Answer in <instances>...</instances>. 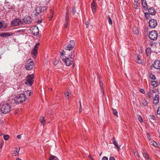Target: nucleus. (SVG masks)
Segmentation results:
<instances>
[{
    "label": "nucleus",
    "instance_id": "f257e3e1",
    "mask_svg": "<svg viewBox=\"0 0 160 160\" xmlns=\"http://www.w3.org/2000/svg\"><path fill=\"white\" fill-rule=\"evenodd\" d=\"M11 106L7 103H1L0 104V113L6 114L11 111Z\"/></svg>",
    "mask_w": 160,
    "mask_h": 160
},
{
    "label": "nucleus",
    "instance_id": "f03ea898",
    "mask_svg": "<svg viewBox=\"0 0 160 160\" xmlns=\"http://www.w3.org/2000/svg\"><path fill=\"white\" fill-rule=\"evenodd\" d=\"M26 96L24 93H22L18 95L16 97L14 101L17 103H21L25 101Z\"/></svg>",
    "mask_w": 160,
    "mask_h": 160
},
{
    "label": "nucleus",
    "instance_id": "7ed1b4c3",
    "mask_svg": "<svg viewBox=\"0 0 160 160\" xmlns=\"http://www.w3.org/2000/svg\"><path fill=\"white\" fill-rule=\"evenodd\" d=\"M33 61L32 59H28L25 65L26 69L28 70H31L33 68Z\"/></svg>",
    "mask_w": 160,
    "mask_h": 160
},
{
    "label": "nucleus",
    "instance_id": "20e7f679",
    "mask_svg": "<svg viewBox=\"0 0 160 160\" xmlns=\"http://www.w3.org/2000/svg\"><path fill=\"white\" fill-rule=\"evenodd\" d=\"M22 24V22L19 18H17L13 20L11 22V25L14 27Z\"/></svg>",
    "mask_w": 160,
    "mask_h": 160
},
{
    "label": "nucleus",
    "instance_id": "39448f33",
    "mask_svg": "<svg viewBox=\"0 0 160 160\" xmlns=\"http://www.w3.org/2000/svg\"><path fill=\"white\" fill-rule=\"evenodd\" d=\"M33 77L34 75L33 74L27 76L25 83L28 85L31 86L33 83Z\"/></svg>",
    "mask_w": 160,
    "mask_h": 160
},
{
    "label": "nucleus",
    "instance_id": "423d86ee",
    "mask_svg": "<svg viewBox=\"0 0 160 160\" xmlns=\"http://www.w3.org/2000/svg\"><path fill=\"white\" fill-rule=\"evenodd\" d=\"M158 36V33L155 31H152L150 32L148 36L149 38L150 39L153 40L156 39Z\"/></svg>",
    "mask_w": 160,
    "mask_h": 160
},
{
    "label": "nucleus",
    "instance_id": "0eeeda50",
    "mask_svg": "<svg viewBox=\"0 0 160 160\" xmlns=\"http://www.w3.org/2000/svg\"><path fill=\"white\" fill-rule=\"evenodd\" d=\"M62 60L65 63L67 66H69L71 65L73 61V59H71L69 58H67L66 57L63 58Z\"/></svg>",
    "mask_w": 160,
    "mask_h": 160
},
{
    "label": "nucleus",
    "instance_id": "6e6552de",
    "mask_svg": "<svg viewBox=\"0 0 160 160\" xmlns=\"http://www.w3.org/2000/svg\"><path fill=\"white\" fill-rule=\"evenodd\" d=\"M149 26L152 28H154L156 27L157 25V21L154 19H151L149 20Z\"/></svg>",
    "mask_w": 160,
    "mask_h": 160
},
{
    "label": "nucleus",
    "instance_id": "1a4fd4ad",
    "mask_svg": "<svg viewBox=\"0 0 160 160\" xmlns=\"http://www.w3.org/2000/svg\"><path fill=\"white\" fill-rule=\"evenodd\" d=\"M159 97L158 95L156 94L153 99L152 103L154 106H157L159 103Z\"/></svg>",
    "mask_w": 160,
    "mask_h": 160
},
{
    "label": "nucleus",
    "instance_id": "9d476101",
    "mask_svg": "<svg viewBox=\"0 0 160 160\" xmlns=\"http://www.w3.org/2000/svg\"><path fill=\"white\" fill-rule=\"evenodd\" d=\"M32 34L34 36H36L38 34V29L37 27H34L31 29Z\"/></svg>",
    "mask_w": 160,
    "mask_h": 160
},
{
    "label": "nucleus",
    "instance_id": "9b49d317",
    "mask_svg": "<svg viewBox=\"0 0 160 160\" xmlns=\"http://www.w3.org/2000/svg\"><path fill=\"white\" fill-rule=\"evenodd\" d=\"M153 67L156 69H160V61L158 60H155L153 64Z\"/></svg>",
    "mask_w": 160,
    "mask_h": 160
},
{
    "label": "nucleus",
    "instance_id": "f8f14e48",
    "mask_svg": "<svg viewBox=\"0 0 160 160\" xmlns=\"http://www.w3.org/2000/svg\"><path fill=\"white\" fill-rule=\"evenodd\" d=\"M139 103L140 106L142 107H145L148 105V102L144 98L142 99L139 101Z\"/></svg>",
    "mask_w": 160,
    "mask_h": 160
},
{
    "label": "nucleus",
    "instance_id": "ddd939ff",
    "mask_svg": "<svg viewBox=\"0 0 160 160\" xmlns=\"http://www.w3.org/2000/svg\"><path fill=\"white\" fill-rule=\"evenodd\" d=\"M135 58L137 63L139 64H142L143 63V61L141 59V57L139 55H136Z\"/></svg>",
    "mask_w": 160,
    "mask_h": 160
},
{
    "label": "nucleus",
    "instance_id": "4468645a",
    "mask_svg": "<svg viewBox=\"0 0 160 160\" xmlns=\"http://www.w3.org/2000/svg\"><path fill=\"white\" fill-rule=\"evenodd\" d=\"M149 14L152 15H155L156 13L155 10L152 7L147 8Z\"/></svg>",
    "mask_w": 160,
    "mask_h": 160
},
{
    "label": "nucleus",
    "instance_id": "2eb2a0df",
    "mask_svg": "<svg viewBox=\"0 0 160 160\" xmlns=\"http://www.w3.org/2000/svg\"><path fill=\"white\" fill-rule=\"evenodd\" d=\"M23 20L26 23H29L31 22L32 19L30 17L27 16L24 17Z\"/></svg>",
    "mask_w": 160,
    "mask_h": 160
},
{
    "label": "nucleus",
    "instance_id": "dca6fc26",
    "mask_svg": "<svg viewBox=\"0 0 160 160\" xmlns=\"http://www.w3.org/2000/svg\"><path fill=\"white\" fill-rule=\"evenodd\" d=\"M13 34L9 32H3L0 34V36L4 37H10L12 36Z\"/></svg>",
    "mask_w": 160,
    "mask_h": 160
},
{
    "label": "nucleus",
    "instance_id": "f3484780",
    "mask_svg": "<svg viewBox=\"0 0 160 160\" xmlns=\"http://www.w3.org/2000/svg\"><path fill=\"white\" fill-rule=\"evenodd\" d=\"M113 144L116 147L118 151L120 150V147L118 146L117 142L116 141L115 138L113 137L112 139Z\"/></svg>",
    "mask_w": 160,
    "mask_h": 160
},
{
    "label": "nucleus",
    "instance_id": "a211bd4d",
    "mask_svg": "<svg viewBox=\"0 0 160 160\" xmlns=\"http://www.w3.org/2000/svg\"><path fill=\"white\" fill-rule=\"evenodd\" d=\"M91 8L92 11L93 13H95L96 12V7L95 6V2L94 0H93L91 4Z\"/></svg>",
    "mask_w": 160,
    "mask_h": 160
},
{
    "label": "nucleus",
    "instance_id": "6ab92c4d",
    "mask_svg": "<svg viewBox=\"0 0 160 160\" xmlns=\"http://www.w3.org/2000/svg\"><path fill=\"white\" fill-rule=\"evenodd\" d=\"M42 9L41 8V7H38L36 8L35 9V12H36V15L38 16L39 15L40 13L42 12Z\"/></svg>",
    "mask_w": 160,
    "mask_h": 160
},
{
    "label": "nucleus",
    "instance_id": "aec40b11",
    "mask_svg": "<svg viewBox=\"0 0 160 160\" xmlns=\"http://www.w3.org/2000/svg\"><path fill=\"white\" fill-rule=\"evenodd\" d=\"M141 1L142 4V6L144 8H146V9H147L148 7L146 0H141Z\"/></svg>",
    "mask_w": 160,
    "mask_h": 160
},
{
    "label": "nucleus",
    "instance_id": "412c9836",
    "mask_svg": "<svg viewBox=\"0 0 160 160\" xmlns=\"http://www.w3.org/2000/svg\"><path fill=\"white\" fill-rule=\"evenodd\" d=\"M20 149V148H16V150L14 151L13 152V155L14 156H17L19 154V152Z\"/></svg>",
    "mask_w": 160,
    "mask_h": 160
},
{
    "label": "nucleus",
    "instance_id": "4be33fe9",
    "mask_svg": "<svg viewBox=\"0 0 160 160\" xmlns=\"http://www.w3.org/2000/svg\"><path fill=\"white\" fill-rule=\"evenodd\" d=\"M146 52L147 56L148 57L149 56L151 53V49L149 48H147L146 50Z\"/></svg>",
    "mask_w": 160,
    "mask_h": 160
},
{
    "label": "nucleus",
    "instance_id": "5701e85b",
    "mask_svg": "<svg viewBox=\"0 0 160 160\" xmlns=\"http://www.w3.org/2000/svg\"><path fill=\"white\" fill-rule=\"evenodd\" d=\"M75 51H72L70 54L68 56V57L69 58L71 59H73V58H74L75 57Z\"/></svg>",
    "mask_w": 160,
    "mask_h": 160
},
{
    "label": "nucleus",
    "instance_id": "b1692460",
    "mask_svg": "<svg viewBox=\"0 0 160 160\" xmlns=\"http://www.w3.org/2000/svg\"><path fill=\"white\" fill-rule=\"evenodd\" d=\"M151 84L154 87H156L158 85V82L155 81H152L151 82Z\"/></svg>",
    "mask_w": 160,
    "mask_h": 160
},
{
    "label": "nucleus",
    "instance_id": "393cba45",
    "mask_svg": "<svg viewBox=\"0 0 160 160\" xmlns=\"http://www.w3.org/2000/svg\"><path fill=\"white\" fill-rule=\"evenodd\" d=\"M133 31L136 35H138L139 33L138 30L136 27H134L133 28Z\"/></svg>",
    "mask_w": 160,
    "mask_h": 160
},
{
    "label": "nucleus",
    "instance_id": "a878e982",
    "mask_svg": "<svg viewBox=\"0 0 160 160\" xmlns=\"http://www.w3.org/2000/svg\"><path fill=\"white\" fill-rule=\"evenodd\" d=\"M74 47L70 45H68L65 47V49L66 50L70 51L72 50Z\"/></svg>",
    "mask_w": 160,
    "mask_h": 160
},
{
    "label": "nucleus",
    "instance_id": "bb28decb",
    "mask_svg": "<svg viewBox=\"0 0 160 160\" xmlns=\"http://www.w3.org/2000/svg\"><path fill=\"white\" fill-rule=\"evenodd\" d=\"M38 50L36 49L33 48L31 52V54L34 56H36L37 54Z\"/></svg>",
    "mask_w": 160,
    "mask_h": 160
},
{
    "label": "nucleus",
    "instance_id": "cd10ccee",
    "mask_svg": "<svg viewBox=\"0 0 160 160\" xmlns=\"http://www.w3.org/2000/svg\"><path fill=\"white\" fill-rule=\"evenodd\" d=\"M49 160H58L57 158L54 155H51L49 158Z\"/></svg>",
    "mask_w": 160,
    "mask_h": 160
},
{
    "label": "nucleus",
    "instance_id": "c85d7f7f",
    "mask_svg": "<svg viewBox=\"0 0 160 160\" xmlns=\"http://www.w3.org/2000/svg\"><path fill=\"white\" fill-rule=\"evenodd\" d=\"M68 9H67L66 11V15L65 17V21H68L69 19V16H68Z\"/></svg>",
    "mask_w": 160,
    "mask_h": 160
},
{
    "label": "nucleus",
    "instance_id": "c756f323",
    "mask_svg": "<svg viewBox=\"0 0 160 160\" xmlns=\"http://www.w3.org/2000/svg\"><path fill=\"white\" fill-rule=\"evenodd\" d=\"M149 78L150 79L153 80L155 79L156 78L155 76L152 73H150L149 74Z\"/></svg>",
    "mask_w": 160,
    "mask_h": 160
},
{
    "label": "nucleus",
    "instance_id": "7c9ffc66",
    "mask_svg": "<svg viewBox=\"0 0 160 160\" xmlns=\"http://www.w3.org/2000/svg\"><path fill=\"white\" fill-rule=\"evenodd\" d=\"M112 111L113 114L115 116L118 117V112L116 109H112Z\"/></svg>",
    "mask_w": 160,
    "mask_h": 160
},
{
    "label": "nucleus",
    "instance_id": "2f4dec72",
    "mask_svg": "<svg viewBox=\"0 0 160 160\" xmlns=\"http://www.w3.org/2000/svg\"><path fill=\"white\" fill-rule=\"evenodd\" d=\"M151 144L155 148L157 147L158 146V144L157 143L154 142V141L151 142Z\"/></svg>",
    "mask_w": 160,
    "mask_h": 160
},
{
    "label": "nucleus",
    "instance_id": "473e14b6",
    "mask_svg": "<svg viewBox=\"0 0 160 160\" xmlns=\"http://www.w3.org/2000/svg\"><path fill=\"white\" fill-rule=\"evenodd\" d=\"M143 156L147 159L149 160V157L147 153L146 152H145L143 153Z\"/></svg>",
    "mask_w": 160,
    "mask_h": 160
},
{
    "label": "nucleus",
    "instance_id": "72a5a7b5",
    "mask_svg": "<svg viewBox=\"0 0 160 160\" xmlns=\"http://www.w3.org/2000/svg\"><path fill=\"white\" fill-rule=\"evenodd\" d=\"M40 120L42 124H44L45 122V118L44 117H42L40 118Z\"/></svg>",
    "mask_w": 160,
    "mask_h": 160
},
{
    "label": "nucleus",
    "instance_id": "f704fd0d",
    "mask_svg": "<svg viewBox=\"0 0 160 160\" xmlns=\"http://www.w3.org/2000/svg\"><path fill=\"white\" fill-rule=\"evenodd\" d=\"M138 118L139 121L140 122H143V119L140 115H138Z\"/></svg>",
    "mask_w": 160,
    "mask_h": 160
},
{
    "label": "nucleus",
    "instance_id": "c9c22d12",
    "mask_svg": "<svg viewBox=\"0 0 160 160\" xmlns=\"http://www.w3.org/2000/svg\"><path fill=\"white\" fill-rule=\"evenodd\" d=\"M70 45L74 47L75 43L74 41L73 40H71L70 42Z\"/></svg>",
    "mask_w": 160,
    "mask_h": 160
},
{
    "label": "nucleus",
    "instance_id": "e433bc0d",
    "mask_svg": "<svg viewBox=\"0 0 160 160\" xmlns=\"http://www.w3.org/2000/svg\"><path fill=\"white\" fill-rule=\"evenodd\" d=\"M31 92L29 91H26L25 94H26V96H29L31 95Z\"/></svg>",
    "mask_w": 160,
    "mask_h": 160
},
{
    "label": "nucleus",
    "instance_id": "4c0bfd02",
    "mask_svg": "<svg viewBox=\"0 0 160 160\" xmlns=\"http://www.w3.org/2000/svg\"><path fill=\"white\" fill-rule=\"evenodd\" d=\"M133 152L134 154V155L136 157H139V154L138 153V152L136 151V150H133Z\"/></svg>",
    "mask_w": 160,
    "mask_h": 160
},
{
    "label": "nucleus",
    "instance_id": "58836bf2",
    "mask_svg": "<svg viewBox=\"0 0 160 160\" xmlns=\"http://www.w3.org/2000/svg\"><path fill=\"white\" fill-rule=\"evenodd\" d=\"M9 137V136L8 135H5L3 136L4 139L5 140H8Z\"/></svg>",
    "mask_w": 160,
    "mask_h": 160
},
{
    "label": "nucleus",
    "instance_id": "ea45409f",
    "mask_svg": "<svg viewBox=\"0 0 160 160\" xmlns=\"http://www.w3.org/2000/svg\"><path fill=\"white\" fill-rule=\"evenodd\" d=\"M144 14L146 17V18L147 19H149V15L148 12H145Z\"/></svg>",
    "mask_w": 160,
    "mask_h": 160
},
{
    "label": "nucleus",
    "instance_id": "a19ab883",
    "mask_svg": "<svg viewBox=\"0 0 160 160\" xmlns=\"http://www.w3.org/2000/svg\"><path fill=\"white\" fill-rule=\"evenodd\" d=\"M39 45H40V44L39 43H36L35 44V45L34 46V48H33L36 49H37L38 50V47H39Z\"/></svg>",
    "mask_w": 160,
    "mask_h": 160
},
{
    "label": "nucleus",
    "instance_id": "79ce46f5",
    "mask_svg": "<svg viewBox=\"0 0 160 160\" xmlns=\"http://www.w3.org/2000/svg\"><path fill=\"white\" fill-rule=\"evenodd\" d=\"M147 95L148 98H150L151 97V92H148L147 93Z\"/></svg>",
    "mask_w": 160,
    "mask_h": 160
},
{
    "label": "nucleus",
    "instance_id": "37998d69",
    "mask_svg": "<svg viewBox=\"0 0 160 160\" xmlns=\"http://www.w3.org/2000/svg\"><path fill=\"white\" fill-rule=\"evenodd\" d=\"M108 22L110 25H111L112 24V22L111 18L109 17L108 18Z\"/></svg>",
    "mask_w": 160,
    "mask_h": 160
},
{
    "label": "nucleus",
    "instance_id": "c03bdc74",
    "mask_svg": "<svg viewBox=\"0 0 160 160\" xmlns=\"http://www.w3.org/2000/svg\"><path fill=\"white\" fill-rule=\"evenodd\" d=\"M150 119L153 120H155L156 118L155 116L153 115H150Z\"/></svg>",
    "mask_w": 160,
    "mask_h": 160
},
{
    "label": "nucleus",
    "instance_id": "a18cd8bd",
    "mask_svg": "<svg viewBox=\"0 0 160 160\" xmlns=\"http://www.w3.org/2000/svg\"><path fill=\"white\" fill-rule=\"evenodd\" d=\"M100 83L101 87L102 88V90L103 91V94L104 95V91L103 90V87H102V86H103L102 83L100 81Z\"/></svg>",
    "mask_w": 160,
    "mask_h": 160
},
{
    "label": "nucleus",
    "instance_id": "49530a36",
    "mask_svg": "<svg viewBox=\"0 0 160 160\" xmlns=\"http://www.w3.org/2000/svg\"><path fill=\"white\" fill-rule=\"evenodd\" d=\"M68 21H65V23L64 24V27L65 28H68Z\"/></svg>",
    "mask_w": 160,
    "mask_h": 160
},
{
    "label": "nucleus",
    "instance_id": "de8ad7c7",
    "mask_svg": "<svg viewBox=\"0 0 160 160\" xmlns=\"http://www.w3.org/2000/svg\"><path fill=\"white\" fill-rule=\"evenodd\" d=\"M82 108L81 106V102H79V112L80 113L82 111Z\"/></svg>",
    "mask_w": 160,
    "mask_h": 160
},
{
    "label": "nucleus",
    "instance_id": "09e8293b",
    "mask_svg": "<svg viewBox=\"0 0 160 160\" xmlns=\"http://www.w3.org/2000/svg\"><path fill=\"white\" fill-rule=\"evenodd\" d=\"M42 10V12H44L46 9V8L45 7H41Z\"/></svg>",
    "mask_w": 160,
    "mask_h": 160
},
{
    "label": "nucleus",
    "instance_id": "8fccbe9b",
    "mask_svg": "<svg viewBox=\"0 0 160 160\" xmlns=\"http://www.w3.org/2000/svg\"><path fill=\"white\" fill-rule=\"evenodd\" d=\"M53 12L52 11H51V12L50 13V18L49 19V20H50L52 18V17L53 16Z\"/></svg>",
    "mask_w": 160,
    "mask_h": 160
},
{
    "label": "nucleus",
    "instance_id": "3c124183",
    "mask_svg": "<svg viewBox=\"0 0 160 160\" xmlns=\"http://www.w3.org/2000/svg\"><path fill=\"white\" fill-rule=\"evenodd\" d=\"M53 12L52 11H51V12L50 13V18L49 19V20H50L52 18V17L53 16Z\"/></svg>",
    "mask_w": 160,
    "mask_h": 160
},
{
    "label": "nucleus",
    "instance_id": "603ef678",
    "mask_svg": "<svg viewBox=\"0 0 160 160\" xmlns=\"http://www.w3.org/2000/svg\"><path fill=\"white\" fill-rule=\"evenodd\" d=\"M157 112L158 114L160 115V106L158 107Z\"/></svg>",
    "mask_w": 160,
    "mask_h": 160
},
{
    "label": "nucleus",
    "instance_id": "864d4df0",
    "mask_svg": "<svg viewBox=\"0 0 160 160\" xmlns=\"http://www.w3.org/2000/svg\"><path fill=\"white\" fill-rule=\"evenodd\" d=\"M58 60H55L54 62V64L55 65H56L58 63Z\"/></svg>",
    "mask_w": 160,
    "mask_h": 160
},
{
    "label": "nucleus",
    "instance_id": "5fc2aeb1",
    "mask_svg": "<svg viewBox=\"0 0 160 160\" xmlns=\"http://www.w3.org/2000/svg\"><path fill=\"white\" fill-rule=\"evenodd\" d=\"M102 160H108V158L107 157H104Z\"/></svg>",
    "mask_w": 160,
    "mask_h": 160
},
{
    "label": "nucleus",
    "instance_id": "6e6d98bb",
    "mask_svg": "<svg viewBox=\"0 0 160 160\" xmlns=\"http://www.w3.org/2000/svg\"><path fill=\"white\" fill-rule=\"evenodd\" d=\"M140 91L142 93H145L144 90L142 89H140Z\"/></svg>",
    "mask_w": 160,
    "mask_h": 160
},
{
    "label": "nucleus",
    "instance_id": "4d7b16f0",
    "mask_svg": "<svg viewBox=\"0 0 160 160\" xmlns=\"http://www.w3.org/2000/svg\"><path fill=\"white\" fill-rule=\"evenodd\" d=\"M109 160H115V158L113 157H110Z\"/></svg>",
    "mask_w": 160,
    "mask_h": 160
},
{
    "label": "nucleus",
    "instance_id": "13d9d810",
    "mask_svg": "<svg viewBox=\"0 0 160 160\" xmlns=\"http://www.w3.org/2000/svg\"><path fill=\"white\" fill-rule=\"evenodd\" d=\"M3 27V25L1 22H0V29L2 28Z\"/></svg>",
    "mask_w": 160,
    "mask_h": 160
},
{
    "label": "nucleus",
    "instance_id": "bf43d9fd",
    "mask_svg": "<svg viewBox=\"0 0 160 160\" xmlns=\"http://www.w3.org/2000/svg\"><path fill=\"white\" fill-rule=\"evenodd\" d=\"M69 94V92L68 91L66 93H65V95L67 97H68Z\"/></svg>",
    "mask_w": 160,
    "mask_h": 160
},
{
    "label": "nucleus",
    "instance_id": "052dcab7",
    "mask_svg": "<svg viewBox=\"0 0 160 160\" xmlns=\"http://www.w3.org/2000/svg\"><path fill=\"white\" fill-rule=\"evenodd\" d=\"M17 137L19 139H21V135H18L17 136Z\"/></svg>",
    "mask_w": 160,
    "mask_h": 160
},
{
    "label": "nucleus",
    "instance_id": "680f3d73",
    "mask_svg": "<svg viewBox=\"0 0 160 160\" xmlns=\"http://www.w3.org/2000/svg\"><path fill=\"white\" fill-rule=\"evenodd\" d=\"M60 55L62 56H64V53L63 52H60Z\"/></svg>",
    "mask_w": 160,
    "mask_h": 160
},
{
    "label": "nucleus",
    "instance_id": "e2e57ef3",
    "mask_svg": "<svg viewBox=\"0 0 160 160\" xmlns=\"http://www.w3.org/2000/svg\"><path fill=\"white\" fill-rule=\"evenodd\" d=\"M135 8L136 9H138V5L137 4H136V6L135 7Z\"/></svg>",
    "mask_w": 160,
    "mask_h": 160
},
{
    "label": "nucleus",
    "instance_id": "0e129e2a",
    "mask_svg": "<svg viewBox=\"0 0 160 160\" xmlns=\"http://www.w3.org/2000/svg\"><path fill=\"white\" fill-rule=\"evenodd\" d=\"M24 30H20L17 31L18 32H24Z\"/></svg>",
    "mask_w": 160,
    "mask_h": 160
},
{
    "label": "nucleus",
    "instance_id": "69168bd1",
    "mask_svg": "<svg viewBox=\"0 0 160 160\" xmlns=\"http://www.w3.org/2000/svg\"><path fill=\"white\" fill-rule=\"evenodd\" d=\"M152 91L154 93H156L157 92V90L155 89L154 90H152Z\"/></svg>",
    "mask_w": 160,
    "mask_h": 160
},
{
    "label": "nucleus",
    "instance_id": "338daca9",
    "mask_svg": "<svg viewBox=\"0 0 160 160\" xmlns=\"http://www.w3.org/2000/svg\"><path fill=\"white\" fill-rule=\"evenodd\" d=\"M88 158H89V159H92V160H93L92 158V156H91V155H89L88 156Z\"/></svg>",
    "mask_w": 160,
    "mask_h": 160
},
{
    "label": "nucleus",
    "instance_id": "774afa93",
    "mask_svg": "<svg viewBox=\"0 0 160 160\" xmlns=\"http://www.w3.org/2000/svg\"><path fill=\"white\" fill-rule=\"evenodd\" d=\"M72 12H73V14H74V13H75V10H74V9H73V10H72Z\"/></svg>",
    "mask_w": 160,
    "mask_h": 160
}]
</instances>
